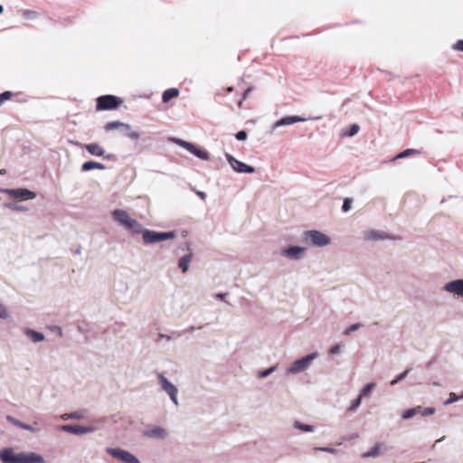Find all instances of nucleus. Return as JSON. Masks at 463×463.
I'll return each mask as SVG.
<instances>
[{"instance_id": "obj_1", "label": "nucleus", "mask_w": 463, "mask_h": 463, "mask_svg": "<svg viewBox=\"0 0 463 463\" xmlns=\"http://www.w3.org/2000/svg\"><path fill=\"white\" fill-rule=\"evenodd\" d=\"M0 459L3 463H44V458L35 452L15 453L13 449L0 450Z\"/></svg>"}, {"instance_id": "obj_2", "label": "nucleus", "mask_w": 463, "mask_h": 463, "mask_svg": "<svg viewBox=\"0 0 463 463\" xmlns=\"http://www.w3.org/2000/svg\"><path fill=\"white\" fill-rule=\"evenodd\" d=\"M112 219L120 226L124 227L132 234H140L143 232V225L132 218L130 214L123 209H116L111 213Z\"/></svg>"}, {"instance_id": "obj_3", "label": "nucleus", "mask_w": 463, "mask_h": 463, "mask_svg": "<svg viewBox=\"0 0 463 463\" xmlns=\"http://www.w3.org/2000/svg\"><path fill=\"white\" fill-rule=\"evenodd\" d=\"M22 19L24 21L23 25L25 27H51L53 26L52 19L47 15L32 11L24 10L22 11Z\"/></svg>"}, {"instance_id": "obj_4", "label": "nucleus", "mask_w": 463, "mask_h": 463, "mask_svg": "<svg viewBox=\"0 0 463 463\" xmlns=\"http://www.w3.org/2000/svg\"><path fill=\"white\" fill-rule=\"evenodd\" d=\"M301 241L310 246L322 248L330 243V238L319 231L309 230L302 233Z\"/></svg>"}, {"instance_id": "obj_5", "label": "nucleus", "mask_w": 463, "mask_h": 463, "mask_svg": "<svg viewBox=\"0 0 463 463\" xmlns=\"http://www.w3.org/2000/svg\"><path fill=\"white\" fill-rule=\"evenodd\" d=\"M318 357V353L314 352L311 353L304 357H301L300 359H298L294 361L287 369H286V374L293 375L298 374L302 372H305L307 370L312 362Z\"/></svg>"}, {"instance_id": "obj_6", "label": "nucleus", "mask_w": 463, "mask_h": 463, "mask_svg": "<svg viewBox=\"0 0 463 463\" xmlns=\"http://www.w3.org/2000/svg\"><path fill=\"white\" fill-rule=\"evenodd\" d=\"M142 234L143 241L145 244H153L157 243L159 241L172 240L175 238V232H155L143 228Z\"/></svg>"}, {"instance_id": "obj_7", "label": "nucleus", "mask_w": 463, "mask_h": 463, "mask_svg": "<svg viewBox=\"0 0 463 463\" xmlns=\"http://www.w3.org/2000/svg\"><path fill=\"white\" fill-rule=\"evenodd\" d=\"M158 384L161 389L169 396L172 402L175 405H179L178 402V389L172 383L163 373H157Z\"/></svg>"}, {"instance_id": "obj_8", "label": "nucleus", "mask_w": 463, "mask_h": 463, "mask_svg": "<svg viewBox=\"0 0 463 463\" xmlns=\"http://www.w3.org/2000/svg\"><path fill=\"white\" fill-rule=\"evenodd\" d=\"M106 451L122 463H141L134 454L128 450L119 448H108Z\"/></svg>"}, {"instance_id": "obj_9", "label": "nucleus", "mask_w": 463, "mask_h": 463, "mask_svg": "<svg viewBox=\"0 0 463 463\" xmlns=\"http://www.w3.org/2000/svg\"><path fill=\"white\" fill-rule=\"evenodd\" d=\"M121 99L113 95H103L97 99L98 110H111L117 109L121 104Z\"/></svg>"}, {"instance_id": "obj_10", "label": "nucleus", "mask_w": 463, "mask_h": 463, "mask_svg": "<svg viewBox=\"0 0 463 463\" xmlns=\"http://www.w3.org/2000/svg\"><path fill=\"white\" fill-rule=\"evenodd\" d=\"M442 290L455 298L463 299V279H458L445 283Z\"/></svg>"}, {"instance_id": "obj_11", "label": "nucleus", "mask_w": 463, "mask_h": 463, "mask_svg": "<svg viewBox=\"0 0 463 463\" xmlns=\"http://www.w3.org/2000/svg\"><path fill=\"white\" fill-rule=\"evenodd\" d=\"M143 436L147 439L163 440L169 437V432L162 426L149 425L143 432Z\"/></svg>"}, {"instance_id": "obj_12", "label": "nucleus", "mask_w": 463, "mask_h": 463, "mask_svg": "<svg viewBox=\"0 0 463 463\" xmlns=\"http://www.w3.org/2000/svg\"><path fill=\"white\" fill-rule=\"evenodd\" d=\"M225 157L232 168L233 171L240 173V174H252L255 172V168L236 159L231 154H226Z\"/></svg>"}, {"instance_id": "obj_13", "label": "nucleus", "mask_w": 463, "mask_h": 463, "mask_svg": "<svg viewBox=\"0 0 463 463\" xmlns=\"http://www.w3.org/2000/svg\"><path fill=\"white\" fill-rule=\"evenodd\" d=\"M2 192L4 194H8L14 199L19 201H27L33 200L36 197V194L28 189L18 188V189H3Z\"/></svg>"}, {"instance_id": "obj_14", "label": "nucleus", "mask_w": 463, "mask_h": 463, "mask_svg": "<svg viewBox=\"0 0 463 463\" xmlns=\"http://www.w3.org/2000/svg\"><path fill=\"white\" fill-rule=\"evenodd\" d=\"M307 248L300 246H289L281 250L280 255L289 260H300L304 258Z\"/></svg>"}, {"instance_id": "obj_15", "label": "nucleus", "mask_w": 463, "mask_h": 463, "mask_svg": "<svg viewBox=\"0 0 463 463\" xmlns=\"http://www.w3.org/2000/svg\"><path fill=\"white\" fill-rule=\"evenodd\" d=\"M362 236L364 241H380L386 240H393V237L388 234L387 232L375 229H369L363 232Z\"/></svg>"}, {"instance_id": "obj_16", "label": "nucleus", "mask_w": 463, "mask_h": 463, "mask_svg": "<svg viewBox=\"0 0 463 463\" xmlns=\"http://www.w3.org/2000/svg\"><path fill=\"white\" fill-rule=\"evenodd\" d=\"M60 430L75 435H85L95 432L98 430V427L94 425L81 426L67 424L60 426Z\"/></svg>"}, {"instance_id": "obj_17", "label": "nucleus", "mask_w": 463, "mask_h": 463, "mask_svg": "<svg viewBox=\"0 0 463 463\" xmlns=\"http://www.w3.org/2000/svg\"><path fill=\"white\" fill-rule=\"evenodd\" d=\"M306 118L298 117V116H287L279 120H277L271 127V132H274L277 128L281 127H286L289 125H293L298 122H304Z\"/></svg>"}, {"instance_id": "obj_18", "label": "nucleus", "mask_w": 463, "mask_h": 463, "mask_svg": "<svg viewBox=\"0 0 463 463\" xmlns=\"http://www.w3.org/2000/svg\"><path fill=\"white\" fill-rule=\"evenodd\" d=\"M23 332L33 343H40L45 339L43 333L37 332L29 327H24Z\"/></svg>"}, {"instance_id": "obj_19", "label": "nucleus", "mask_w": 463, "mask_h": 463, "mask_svg": "<svg viewBox=\"0 0 463 463\" xmlns=\"http://www.w3.org/2000/svg\"><path fill=\"white\" fill-rule=\"evenodd\" d=\"M6 419H7V420H8L9 422H11V423H12V424H14V426L19 427V428H21V429H23V430H28V431H31V432H34V433H36V432H38V431H39V429L34 428V427H33L32 425H29V424L24 423V422H22V421H20V420H18L14 419V417H12V416H7V418H6Z\"/></svg>"}, {"instance_id": "obj_20", "label": "nucleus", "mask_w": 463, "mask_h": 463, "mask_svg": "<svg viewBox=\"0 0 463 463\" xmlns=\"http://www.w3.org/2000/svg\"><path fill=\"white\" fill-rule=\"evenodd\" d=\"M85 149L92 156H103L105 154V150L102 146H100L97 143H91L85 145Z\"/></svg>"}, {"instance_id": "obj_21", "label": "nucleus", "mask_w": 463, "mask_h": 463, "mask_svg": "<svg viewBox=\"0 0 463 463\" xmlns=\"http://www.w3.org/2000/svg\"><path fill=\"white\" fill-rule=\"evenodd\" d=\"M179 90L176 88L167 89L162 94V100L163 102L167 103L172 99L177 98L179 96Z\"/></svg>"}, {"instance_id": "obj_22", "label": "nucleus", "mask_w": 463, "mask_h": 463, "mask_svg": "<svg viewBox=\"0 0 463 463\" xmlns=\"http://www.w3.org/2000/svg\"><path fill=\"white\" fill-rule=\"evenodd\" d=\"M122 132L126 137L132 140H137L140 137L139 133L137 130H134L129 124L124 123Z\"/></svg>"}, {"instance_id": "obj_23", "label": "nucleus", "mask_w": 463, "mask_h": 463, "mask_svg": "<svg viewBox=\"0 0 463 463\" xmlns=\"http://www.w3.org/2000/svg\"><path fill=\"white\" fill-rule=\"evenodd\" d=\"M170 141H172L175 144H176V145L182 146L183 148L186 149L191 154L194 153V150H195L196 146L194 144H192V143H189L187 141H184L183 139L176 138V137H171Z\"/></svg>"}, {"instance_id": "obj_24", "label": "nucleus", "mask_w": 463, "mask_h": 463, "mask_svg": "<svg viewBox=\"0 0 463 463\" xmlns=\"http://www.w3.org/2000/svg\"><path fill=\"white\" fill-rule=\"evenodd\" d=\"M105 168H106L105 165H103L101 163L95 162V161H87V162L83 163V165L81 166V171L88 172V171H90L93 169L104 170Z\"/></svg>"}, {"instance_id": "obj_25", "label": "nucleus", "mask_w": 463, "mask_h": 463, "mask_svg": "<svg viewBox=\"0 0 463 463\" xmlns=\"http://www.w3.org/2000/svg\"><path fill=\"white\" fill-rule=\"evenodd\" d=\"M193 255L191 253L183 256L178 262L179 268L183 272H186L189 269V265L192 260Z\"/></svg>"}, {"instance_id": "obj_26", "label": "nucleus", "mask_w": 463, "mask_h": 463, "mask_svg": "<svg viewBox=\"0 0 463 463\" xmlns=\"http://www.w3.org/2000/svg\"><path fill=\"white\" fill-rule=\"evenodd\" d=\"M420 412V406H416L414 408L405 410L402 412V418L403 420H410L415 415L419 414Z\"/></svg>"}, {"instance_id": "obj_27", "label": "nucleus", "mask_w": 463, "mask_h": 463, "mask_svg": "<svg viewBox=\"0 0 463 463\" xmlns=\"http://www.w3.org/2000/svg\"><path fill=\"white\" fill-rule=\"evenodd\" d=\"M374 387H375V383H370L365 384L360 390L358 396L363 399L364 397H366V396L370 395V393L374 389Z\"/></svg>"}, {"instance_id": "obj_28", "label": "nucleus", "mask_w": 463, "mask_h": 463, "mask_svg": "<svg viewBox=\"0 0 463 463\" xmlns=\"http://www.w3.org/2000/svg\"><path fill=\"white\" fill-rule=\"evenodd\" d=\"M293 426L295 429H298L299 430L306 431V432H312L315 430V427L313 425L305 424L298 420H296L294 422Z\"/></svg>"}, {"instance_id": "obj_29", "label": "nucleus", "mask_w": 463, "mask_h": 463, "mask_svg": "<svg viewBox=\"0 0 463 463\" xmlns=\"http://www.w3.org/2000/svg\"><path fill=\"white\" fill-rule=\"evenodd\" d=\"M124 123L120 121H110L106 124L105 130L106 131H111L115 129H121L123 128Z\"/></svg>"}, {"instance_id": "obj_30", "label": "nucleus", "mask_w": 463, "mask_h": 463, "mask_svg": "<svg viewBox=\"0 0 463 463\" xmlns=\"http://www.w3.org/2000/svg\"><path fill=\"white\" fill-rule=\"evenodd\" d=\"M5 207L12 211L18 212H24L28 210L25 206L18 204L16 203H5Z\"/></svg>"}, {"instance_id": "obj_31", "label": "nucleus", "mask_w": 463, "mask_h": 463, "mask_svg": "<svg viewBox=\"0 0 463 463\" xmlns=\"http://www.w3.org/2000/svg\"><path fill=\"white\" fill-rule=\"evenodd\" d=\"M380 455V444H376L371 450L363 454V458H376Z\"/></svg>"}, {"instance_id": "obj_32", "label": "nucleus", "mask_w": 463, "mask_h": 463, "mask_svg": "<svg viewBox=\"0 0 463 463\" xmlns=\"http://www.w3.org/2000/svg\"><path fill=\"white\" fill-rule=\"evenodd\" d=\"M359 129H360V127L357 124H353L350 126L348 131H345V130L343 131V136L354 137L359 132Z\"/></svg>"}, {"instance_id": "obj_33", "label": "nucleus", "mask_w": 463, "mask_h": 463, "mask_svg": "<svg viewBox=\"0 0 463 463\" xmlns=\"http://www.w3.org/2000/svg\"><path fill=\"white\" fill-rule=\"evenodd\" d=\"M362 398L361 397H357L356 399L353 400L349 405V407L347 408V411H355L358 407L361 405L362 403Z\"/></svg>"}, {"instance_id": "obj_34", "label": "nucleus", "mask_w": 463, "mask_h": 463, "mask_svg": "<svg viewBox=\"0 0 463 463\" xmlns=\"http://www.w3.org/2000/svg\"><path fill=\"white\" fill-rule=\"evenodd\" d=\"M419 152L415 149H406L401 153H399L396 156H395V159H400V158H404L410 155H413V154H418Z\"/></svg>"}, {"instance_id": "obj_35", "label": "nucleus", "mask_w": 463, "mask_h": 463, "mask_svg": "<svg viewBox=\"0 0 463 463\" xmlns=\"http://www.w3.org/2000/svg\"><path fill=\"white\" fill-rule=\"evenodd\" d=\"M410 372V369H407L405 370L404 372H402V373L398 374L395 379H393L392 382H391V385H395L397 384L399 382L402 381L409 373Z\"/></svg>"}, {"instance_id": "obj_36", "label": "nucleus", "mask_w": 463, "mask_h": 463, "mask_svg": "<svg viewBox=\"0 0 463 463\" xmlns=\"http://www.w3.org/2000/svg\"><path fill=\"white\" fill-rule=\"evenodd\" d=\"M195 156H197L200 159L203 160H208L209 159V154L205 151H203L197 147H195L194 153L193 154Z\"/></svg>"}, {"instance_id": "obj_37", "label": "nucleus", "mask_w": 463, "mask_h": 463, "mask_svg": "<svg viewBox=\"0 0 463 463\" xmlns=\"http://www.w3.org/2000/svg\"><path fill=\"white\" fill-rule=\"evenodd\" d=\"M85 415H86V411H84V410L71 412V420H81V419L85 418Z\"/></svg>"}, {"instance_id": "obj_38", "label": "nucleus", "mask_w": 463, "mask_h": 463, "mask_svg": "<svg viewBox=\"0 0 463 463\" xmlns=\"http://www.w3.org/2000/svg\"><path fill=\"white\" fill-rule=\"evenodd\" d=\"M361 326H362V325L359 324V323L353 324V325H351V326H349L348 327L345 328L344 334L345 335H349L351 333L358 330Z\"/></svg>"}, {"instance_id": "obj_39", "label": "nucleus", "mask_w": 463, "mask_h": 463, "mask_svg": "<svg viewBox=\"0 0 463 463\" xmlns=\"http://www.w3.org/2000/svg\"><path fill=\"white\" fill-rule=\"evenodd\" d=\"M460 400L459 395H457L455 392H450L449 399L444 402V405H449Z\"/></svg>"}, {"instance_id": "obj_40", "label": "nucleus", "mask_w": 463, "mask_h": 463, "mask_svg": "<svg viewBox=\"0 0 463 463\" xmlns=\"http://www.w3.org/2000/svg\"><path fill=\"white\" fill-rule=\"evenodd\" d=\"M13 97V92L11 91H4L0 94V106L4 104L6 100L10 99Z\"/></svg>"}, {"instance_id": "obj_41", "label": "nucleus", "mask_w": 463, "mask_h": 463, "mask_svg": "<svg viewBox=\"0 0 463 463\" xmlns=\"http://www.w3.org/2000/svg\"><path fill=\"white\" fill-rule=\"evenodd\" d=\"M9 315L7 307L4 304L0 303V318L6 319L9 317Z\"/></svg>"}, {"instance_id": "obj_42", "label": "nucleus", "mask_w": 463, "mask_h": 463, "mask_svg": "<svg viewBox=\"0 0 463 463\" xmlns=\"http://www.w3.org/2000/svg\"><path fill=\"white\" fill-rule=\"evenodd\" d=\"M276 367L275 366H272V367H269L264 371H261L260 373H259V377L260 378H266L268 377L269 374H271L274 371H275Z\"/></svg>"}, {"instance_id": "obj_43", "label": "nucleus", "mask_w": 463, "mask_h": 463, "mask_svg": "<svg viewBox=\"0 0 463 463\" xmlns=\"http://www.w3.org/2000/svg\"><path fill=\"white\" fill-rule=\"evenodd\" d=\"M315 450L324 451L330 454H335L337 452L335 449L330 447H317L315 448Z\"/></svg>"}, {"instance_id": "obj_44", "label": "nucleus", "mask_w": 463, "mask_h": 463, "mask_svg": "<svg viewBox=\"0 0 463 463\" xmlns=\"http://www.w3.org/2000/svg\"><path fill=\"white\" fill-rule=\"evenodd\" d=\"M352 207V200L350 198H345L344 200V203H343V205H342V210L344 212H348Z\"/></svg>"}, {"instance_id": "obj_45", "label": "nucleus", "mask_w": 463, "mask_h": 463, "mask_svg": "<svg viewBox=\"0 0 463 463\" xmlns=\"http://www.w3.org/2000/svg\"><path fill=\"white\" fill-rule=\"evenodd\" d=\"M235 137H236V139H237V140H239V141H244V140H246V139H247L248 135H247V132H246V131H244V130H241V131H239V132H237V133H236Z\"/></svg>"}, {"instance_id": "obj_46", "label": "nucleus", "mask_w": 463, "mask_h": 463, "mask_svg": "<svg viewBox=\"0 0 463 463\" xmlns=\"http://www.w3.org/2000/svg\"><path fill=\"white\" fill-rule=\"evenodd\" d=\"M422 416H430L435 413V409L433 407H428L423 411L420 409V412Z\"/></svg>"}, {"instance_id": "obj_47", "label": "nucleus", "mask_w": 463, "mask_h": 463, "mask_svg": "<svg viewBox=\"0 0 463 463\" xmlns=\"http://www.w3.org/2000/svg\"><path fill=\"white\" fill-rule=\"evenodd\" d=\"M452 48L456 51L463 52V40H458L453 44Z\"/></svg>"}, {"instance_id": "obj_48", "label": "nucleus", "mask_w": 463, "mask_h": 463, "mask_svg": "<svg viewBox=\"0 0 463 463\" xmlns=\"http://www.w3.org/2000/svg\"><path fill=\"white\" fill-rule=\"evenodd\" d=\"M330 353L332 354H338L341 353V345H335L330 348Z\"/></svg>"}, {"instance_id": "obj_49", "label": "nucleus", "mask_w": 463, "mask_h": 463, "mask_svg": "<svg viewBox=\"0 0 463 463\" xmlns=\"http://www.w3.org/2000/svg\"><path fill=\"white\" fill-rule=\"evenodd\" d=\"M358 438H359V435L357 433H353V434L349 435L348 437H344L343 439L344 440H351V439H355Z\"/></svg>"}, {"instance_id": "obj_50", "label": "nucleus", "mask_w": 463, "mask_h": 463, "mask_svg": "<svg viewBox=\"0 0 463 463\" xmlns=\"http://www.w3.org/2000/svg\"><path fill=\"white\" fill-rule=\"evenodd\" d=\"M251 91L252 88H248L243 93L242 99H246Z\"/></svg>"}, {"instance_id": "obj_51", "label": "nucleus", "mask_w": 463, "mask_h": 463, "mask_svg": "<svg viewBox=\"0 0 463 463\" xmlns=\"http://www.w3.org/2000/svg\"><path fill=\"white\" fill-rule=\"evenodd\" d=\"M105 421H106V419L102 418V419H99V420H92L90 422L93 423V424H98V423H104Z\"/></svg>"}, {"instance_id": "obj_52", "label": "nucleus", "mask_w": 463, "mask_h": 463, "mask_svg": "<svg viewBox=\"0 0 463 463\" xmlns=\"http://www.w3.org/2000/svg\"><path fill=\"white\" fill-rule=\"evenodd\" d=\"M225 297H226V294H224V293H218V294L216 295V298H217L218 299H220V300H222V301L224 300Z\"/></svg>"}, {"instance_id": "obj_53", "label": "nucleus", "mask_w": 463, "mask_h": 463, "mask_svg": "<svg viewBox=\"0 0 463 463\" xmlns=\"http://www.w3.org/2000/svg\"><path fill=\"white\" fill-rule=\"evenodd\" d=\"M197 195H198L201 199H203V200H205V198H206V194H205V193L201 192V191L197 192Z\"/></svg>"}, {"instance_id": "obj_54", "label": "nucleus", "mask_w": 463, "mask_h": 463, "mask_svg": "<svg viewBox=\"0 0 463 463\" xmlns=\"http://www.w3.org/2000/svg\"><path fill=\"white\" fill-rule=\"evenodd\" d=\"M61 419L64 420H71V413H65V414L61 415Z\"/></svg>"}, {"instance_id": "obj_55", "label": "nucleus", "mask_w": 463, "mask_h": 463, "mask_svg": "<svg viewBox=\"0 0 463 463\" xmlns=\"http://www.w3.org/2000/svg\"><path fill=\"white\" fill-rule=\"evenodd\" d=\"M160 337L164 338V339H166L168 341L171 339L169 335H160Z\"/></svg>"}, {"instance_id": "obj_56", "label": "nucleus", "mask_w": 463, "mask_h": 463, "mask_svg": "<svg viewBox=\"0 0 463 463\" xmlns=\"http://www.w3.org/2000/svg\"><path fill=\"white\" fill-rule=\"evenodd\" d=\"M6 173L5 169H1L0 170V175H5Z\"/></svg>"}, {"instance_id": "obj_57", "label": "nucleus", "mask_w": 463, "mask_h": 463, "mask_svg": "<svg viewBox=\"0 0 463 463\" xmlns=\"http://www.w3.org/2000/svg\"><path fill=\"white\" fill-rule=\"evenodd\" d=\"M444 439H445V436H443V437H441L440 439H439L436 442H440V441H442V440H444Z\"/></svg>"}, {"instance_id": "obj_58", "label": "nucleus", "mask_w": 463, "mask_h": 463, "mask_svg": "<svg viewBox=\"0 0 463 463\" xmlns=\"http://www.w3.org/2000/svg\"><path fill=\"white\" fill-rule=\"evenodd\" d=\"M232 90H233L232 87H230V88L227 89L228 92H232Z\"/></svg>"}, {"instance_id": "obj_59", "label": "nucleus", "mask_w": 463, "mask_h": 463, "mask_svg": "<svg viewBox=\"0 0 463 463\" xmlns=\"http://www.w3.org/2000/svg\"><path fill=\"white\" fill-rule=\"evenodd\" d=\"M3 11H4V7L2 5H0V14L3 13Z\"/></svg>"}, {"instance_id": "obj_60", "label": "nucleus", "mask_w": 463, "mask_h": 463, "mask_svg": "<svg viewBox=\"0 0 463 463\" xmlns=\"http://www.w3.org/2000/svg\"><path fill=\"white\" fill-rule=\"evenodd\" d=\"M460 397V400L463 399V392H461V394L459 395Z\"/></svg>"}, {"instance_id": "obj_61", "label": "nucleus", "mask_w": 463, "mask_h": 463, "mask_svg": "<svg viewBox=\"0 0 463 463\" xmlns=\"http://www.w3.org/2000/svg\"><path fill=\"white\" fill-rule=\"evenodd\" d=\"M241 103H242V100H241V101L239 102V107H241Z\"/></svg>"}]
</instances>
